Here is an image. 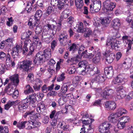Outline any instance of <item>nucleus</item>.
<instances>
[{
  "instance_id": "obj_1",
  "label": "nucleus",
  "mask_w": 133,
  "mask_h": 133,
  "mask_svg": "<svg viewBox=\"0 0 133 133\" xmlns=\"http://www.w3.org/2000/svg\"><path fill=\"white\" fill-rule=\"evenodd\" d=\"M126 81V79L121 75H118L112 81L113 84L120 85L116 88V91L117 92L116 96L119 99L123 98L125 96V92L123 89V86L121 85L124 84Z\"/></svg>"
},
{
  "instance_id": "obj_2",
  "label": "nucleus",
  "mask_w": 133,
  "mask_h": 133,
  "mask_svg": "<svg viewBox=\"0 0 133 133\" xmlns=\"http://www.w3.org/2000/svg\"><path fill=\"white\" fill-rule=\"evenodd\" d=\"M51 50L50 48L45 49L43 52L41 51L38 52L33 61L34 64L35 65L42 64L50 59L51 56Z\"/></svg>"
},
{
  "instance_id": "obj_3",
  "label": "nucleus",
  "mask_w": 133,
  "mask_h": 133,
  "mask_svg": "<svg viewBox=\"0 0 133 133\" xmlns=\"http://www.w3.org/2000/svg\"><path fill=\"white\" fill-rule=\"evenodd\" d=\"M23 51V54L26 55L27 53L29 52V50L27 46L24 45L22 48V45H21L17 44L12 48L11 54L13 58L17 57L19 56V54Z\"/></svg>"
},
{
  "instance_id": "obj_4",
  "label": "nucleus",
  "mask_w": 133,
  "mask_h": 133,
  "mask_svg": "<svg viewBox=\"0 0 133 133\" xmlns=\"http://www.w3.org/2000/svg\"><path fill=\"white\" fill-rule=\"evenodd\" d=\"M33 64L31 61L25 60L21 62L20 63L19 68L23 71L28 72L31 70L35 67L34 65H31Z\"/></svg>"
},
{
  "instance_id": "obj_5",
  "label": "nucleus",
  "mask_w": 133,
  "mask_h": 133,
  "mask_svg": "<svg viewBox=\"0 0 133 133\" xmlns=\"http://www.w3.org/2000/svg\"><path fill=\"white\" fill-rule=\"evenodd\" d=\"M101 5L100 2L94 1L93 4L90 5V11L91 13L94 12V11L96 12H98L101 9Z\"/></svg>"
},
{
  "instance_id": "obj_6",
  "label": "nucleus",
  "mask_w": 133,
  "mask_h": 133,
  "mask_svg": "<svg viewBox=\"0 0 133 133\" xmlns=\"http://www.w3.org/2000/svg\"><path fill=\"white\" fill-rule=\"evenodd\" d=\"M114 93V91L112 89L105 88L101 95L103 99H108L111 98V97Z\"/></svg>"
},
{
  "instance_id": "obj_7",
  "label": "nucleus",
  "mask_w": 133,
  "mask_h": 133,
  "mask_svg": "<svg viewBox=\"0 0 133 133\" xmlns=\"http://www.w3.org/2000/svg\"><path fill=\"white\" fill-rule=\"evenodd\" d=\"M121 111H119V108L115 114L112 113L108 117V120L110 122L112 123L116 122L117 120L116 118L120 117L122 115Z\"/></svg>"
},
{
  "instance_id": "obj_8",
  "label": "nucleus",
  "mask_w": 133,
  "mask_h": 133,
  "mask_svg": "<svg viewBox=\"0 0 133 133\" xmlns=\"http://www.w3.org/2000/svg\"><path fill=\"white\" fill-rule=\"evenodd\" d=\"M103 6L104 8L107 10L110 11L113 10L115 7L116 4L109 0H106L103 3Z\"/></svg>"
},
{
  "instance_id": "obj_9",
  "label": "nucleus",
  "mask_w": 133,
  "mask_h": 133,
  "mask_svg": "<svg viewBox=\"0 0 133 133\" xmlns=\"http://www.w3.org/2000/svg\"><path fill=\"white\" fill-rule=\"evenodd\" d=\"M87 65V62L85 60H83L81 61L79 63L77 66L78 67V68H82L81 71L83 73L84 72H86L87 70V71H88V68H86Z\"/></svg>"
},
{
  "instance_id": "obj_10",
  "label": "nucleus",
  "mask_w": 133,
  "mask_h": 133,
  "mask_svg": "<svg viewBox=\"0 0 133 133\" xmlns=\"http://www.w3.org/2000/svg\"><path fill=\"white\" fill-rule=\"evenodd\" d=\"M10 78L11 80L10 84L12 85H17L19 82V80L18 75H16L11 76Z\"/></svg>"
},
{
  "instance_id": "obj_11",
  "label": "nucleus",
  "mask_w": 133,
  "mask_h": 133,
  "mask_svg": "<svg viewBox=\"0 0 133 133\" xmlns=\"http://www.w3.org/2000/svg\"><path fill=\"white\" fill-rule=\"evenodd\" d=\"M104 73L108 77L112 76L114 74V70L111 66L105 67L104 69Z\"/></svg>"
},
{
  "instance_id": "obj_12",
  "label": "nucleus",
  "mask_w": 133,
  "mask_h": 133,
  "mask_svg": "<svg viewBox=\"0 0 133 133\" xmlns=\"http://www.w3.org/2000/svg\"><path fill=\"white\" fill-rule=\"evenodd\" d=\"M87 121V122H88V124L89 128L87 129V133H92L94 131V127L91 123L92 122L94 121V120L93 119L89 118L88 120Z\"/></svg>"
},
{
  "instance_id": "obj_13",
  "label": "nucleus",
  "mask_w": 133,
  "mask_h": 133,
  "mask_svg": "<svg viewBox=\"0 0 133 133\" xmlns=\"http://www.w3.org/2000/svg\"><path fill=\"white\" fill-rule=\"evenodd\" d=\"M58 127L61 128L64 131H69V125L63 121H61L58 124Z\"/></svg>"
},
{
  "instance_id": "obj_14",
  "label": "nucleus",
  "mask_w": 133,
  "mask_h": 133,
  "mask_svg": "<svg viewBox=\"0 0 133 133\" xmlns=\"http://www.w3.org/2000/svg\"><path fill=\"white\" fill-rule=\"evenodd\" d=\"M105 104L107 108L111 110H114L116 107V104L114 101H107Z\"/></svg>"
},
{
  "instance_id": "obj_15",
  "label": "nucleus",
  "mask_w": 133,
  "mask_h": 133,
  "mask_svg": "<svg viewBox=\"0 0 133 133\" xmlns=\"http://www.w3.org/2000/svg\"><path fill=\"white\" fill-rule=\"evenodd\" d=\"M95 77L94 78V80L99 83H102L105 81V78L102 75L99 74L95 75Z\"/></svg>"
},
{
  "instance_id": "obj_16",
  "label": "nucleus",
  "mask_w": 133,
  "mask_h": 133,
  "mask_svg": "<svg viewBox=\"0 0 133 133\" xmlns=\"http://www.w3.org/2000/svg\"><path fill=\"white\" fill-rule=\"evenodd\" d=\"M111 23L114 29L115 30H118L121 25L120 20L119 19L116 18L113 20Z\"/></svg>"
},
{
  "instance_id": "obj_17",
  "label": "nucleus",
  "mask_w": 133,
  "mask_h": 133,
  "mask_svg": "<svg viewBox=\"0 0 133 133\" xmlns=\"http://www.w3.org/2000/svg\"><path fill=\"white\" fill-rule=\"evenodd\" d=\"M70 0H59V3L58 5V9L59 10L64 9L65 4H68Z\"/></svg>"
},
{
  "instance_id": "obj_18",
  "label": "nucleus",
  "mask_w": 133,
  "mask_h": 133,
  "mask_svg": "<svg viewBox=\"0 0 133 133\" xmlns=\"http://www.w3.org/2000/svg\"><path fill=\"white\" fill-rule=\"evenodd\" d=\"M70 11L69 10H66L62 12L61 14L60 17V21H62L64 18H66L68 17L70 15V13L69 12Z\"/></svg>"
},
{
  "instance_id": "obj_19",
  "label": "nucleus",
  "mask_w": 133,
  "mask_h": 133,
  "mask_svg": "<svg viewBox=\"0 0 133 133\" xmlns=\"http://www.w3.org/2000/svg\"><path fill=\"white\" fill-rule=\"evenodd\" d=\"M34 113V110H32L29 111H27L23 115V117L25 118H26L28 116H29L30 118L32 120L34 119V117H33Z\"/></svg>"
},
{
  "instance_id": "obj_20",
  "label": "nucleus",
  "mask_w": 133,
  "mask_h": 133,
  "mask_svg": "<svg viewBox=\"0 0 133 133\" xmlns=\"http://www.w3.org/2000/svg\"><path fill=\"white\" fill-rule=\"evenodd\" d=\"M110 21L109 18L105 17L102 19L101 23L104 27H106L109 25Z\"/></svg>"
},
{
  "instance_id": "obj_21",
  "label": "nucleus",
  "mask_w": 133,
  "mask_h": 133,
  "mask_svg": "<svg viewBox=\"0 0 133 133\" xmlns=\"http://www.w3.org/2000/svg\"><path fill=\"white\" fill-rule=\"evenodd\" d=\"M96 52V51H95V52L93 51L92 53H88V54L87 50H86L85 51L83 52L82 53L81 56H83L85 58H91L94 56L95 54V52Z\"/></svg>"
},
{
  "instance_id": "obj_22",
  "label": "nucleus",
  "mask_w": 133,
  "mask_h": 133,
  "mask_svg": "<svg viewBox=\"0 0 133 133\" xmlns=\"http://www.w3.org/2000/svg\"><path fill=\"white\" fill-rule=\"evenodd\" d=\"M115 58V55L114 54H111L107 56L106 60L109 63H111L113 62Z\"/></svg>"
},
{
  "instance_id": "obj_23",
  "label": "nucleus",
  "mask_w": 133,
  "mask_h": 133,
  "mask_svg": "<svg viewBox=\"0 0 133 133\" xmlns=\"http://www.w3.org/2000/svg\"><path fill=\"white\" fill-rule=\"evenodd\" d=\"M36 42L32 43V45L30 46L29 52L27 54V55H31L32 54L36 48Z\"/></svg>"
},
{
  "instance_id": "obj_24",
  "label": "nucleus",
  "mask_w": 133,
  "mask_h": 133,
  "mask_svg": "<svg viewBox=\"0 0 133 133\" xmlns=\"http://www.w3.org/2000/svg\"><path fill=\"white\" fill-rule=\"evenodd\" d=\"M101 58V55L100 53L98 52L96 54L95 57L93 58L92 61L95 63H97L100 61Z\"/></svg>"
},
{
  "instance_id": "obj_25",
  "label": "nucleus",
  "mask_w": 133,
  "mask_h": 133,
  "mask_svg": "<svg viewBox=\"0 0 133 133\" xmlns=\"http://www.w3.org/2000/svg\"><path fill=\"white\" fill-rule=\"evenodd\" d=\"M14 89L11 86V84L10 83L9 84L5 89L6 92L9 94H12L14 91Z\"/></svg>"
},
{
  "instance_id": "obj_26",
  "label": "nucleus",
  "mask_w": 133,
  "mask_h": 133,
  "mask_svg": "<svg viewBox=\"0 0 133 133\" xmlns=\"http://www.w3.org/2000/svg\"><path fill=\"white\" fill-rule=\"evenodd\" d=\"M24 92L26 94L33 92L34 91L32 88L29 85H28L26 86Z\"/></svg>"
},
{
  "instance_id": "obj_27",
  "label": "nucleus",
  "mask_w": 133,
  "mask_h": 133,
  "mask_svg": "<svg viewBox=\"0 0 133 133\" xmlns=\"http://www.w3.org/2000/svg\"><path fill=\"white\" fill-rule=\"evenodd\" d=\"M25 127L27 129L30 130L33 128L31 120H29L28 121H25Z\"/></svg>"
},
{
  "instance_id": "obj_28",
  "label": "nucleus",
  "mask_w": 133,
  "mask_h": 133,
  "mask_svg": "<svg viewBox=\"0 0 133 133\" xmlns=\"http://www.w3.org/2000/svg\"><path fill=\"white\" fill-rule=\"evenodd\" d=\"M49 31L50 32V34L51 35L50 36L49 38H52V39L54 38L55 36V35L56 33V28H55L53 26V28L52 29L49 30Z\"/></svg>"
},
{
  "instance_id": "obj_29",
  "label": "nucleus",
  "mask_w": 133,
  "mask_h": 133,
  "mask_svg": "<svg viewBox=\"0 0 133 133\" xmlns=\"http://www.w3.org/2000/svg\"><path fill=\"white\" fill-rule=\"evenodd\" d=\"M99 130L102 133H110V132L104 127L102 124L99 126Z\"/></svg>"
},
{
  "instance_id": "obj_30",
  "label": "nucleus",
  "mask_w": 133,
  "mask_h": 133,
  "mask_svg": "<svg viewBox=\"0 0 133 133\" xmlns=\"http://www.w3.org/2000/svg\"><path fill=\"white\" fill-rule=\"evenodd\" d=\"M25 121H20L18 123L17 127L19 129H23L25 127Z\"/></svg>"
},
{
  "instance_id": "obj_31",
  "label": "nucleus",
  "mask_w": 133,
  "mask_h": 133,
  "mask_svg": "<svg viewBox=\"0 0 133 133\" xmlns=\"http://www.w3.org/2000/svg\"><path fill=\"white\" fill-rule=\"evenodd\" d=\"M69 36L64 37V39L59 41L60 44L62 46H65L67 45L68 44V41Z\"/></svg>"
},
{
  "instance_id": "obj_32",
  "label": "nucleus",
  "mask_w": 133,
  "mask_h": 133,
  "mask_svg": "<svg viewBox=\"0 0 133 133\" xmlns=\"http://www.w3.org/2000/svg\"><path fill=\"white\" fill-rule=\"evenodd\" d=\"M37 83L38 82L39 84L38 85L36 84L33 86L34 89L36 91H38L40 90V85L42 84V81L39 79H38L37 81Z\"/></svg>"
},
{
  "instance_id": "obj_33",
  "label": "nucleus",
  "mask_w": 133,
  "mask_h": 133,
  "mask_svg": "<svg viewBox=\"0 0 133 133\" xmlns=\"http://www.w3.org/2000/svg\"><path fill=\"white\" fill-rule=\"evenodd\" d=\"M8 129L7 126H0V133H8Z\"/></svg>"
},
{
  "instance_id": "obj_34",
  "label": "nucleus",
  "mask_w": 133,
  "mask_h": 133,
  "mask_svg": "<svg viewBox=\"0 0 133 133\" xmlns=\"http://www.w3.org/2000/svg\"><path fill=\"white\" fill-rule=\"evenodd\" d=\"M78 47L76 44L74 43L72 44L69 48V50L71 51L72 52H74V51H76Z\"/></svg>"
},
{
  "instance_id": "obj_35",
  "label": "nucleus",
  "mask_w": 133,
  "mask_h": 133,
  "mask_svg": "<svg viewBox=\"0 0 133 133\" xmlns=\"http://www.w3.org/2000/svg\"><path fill=\"white\" fill-rule=\"evenodd\" d=\"M85 31L84 35L85 37H89L92 34V31L90 28L85 29Z\"/></svg>"
},
{
  "instance_id": "obj_36",
  "label": "nucleus",
  "mask_w": 133,
  "mask_h": 133,
  "mask_svg": "<svg viewBox=\"0 0 133 133\" xmlns=\"http://www.w3.org/2000/svg\"><path fill=\"white\" fill-rule=\"evenodd\" d=\"M68 36L66 32L65 31H63L62 33H61L59 36V37L58 38L59 41L64 39V37L66 38L68 37Z\"/></svg>"
},
{
  "instance_id": "obj_37",
  "label": "nucleus",
  "mask_w": 133,
  "mask_h": 133,
  "mask_svg": "<svg viewBox=\"0 0 133 133\" xmlns=\"http://www.w3.org/2000/svg\"><path fill=\"white\" fill-rule=\"evenodd\" d=\"M121 120H122V122L124 123L125 124L126 123L129 122L130 120V118L128 116H124L120 118Z\"/></svg>"
},
{
  "instance_id": "obj_38",
  "label": "nucleus",
  "mask_w": 133,
  "mask_h": 133,
  "mask_svg": "<svg viewBox=\"0 0 133 133\" xmlns=\"http://www.w3.org/2000/svg\"><path fill=\"white\" fill-rule=\"evenodd\" d=\"M102 124L108 131L112 127L111 124L107 122L102 123Z\"/></svg>"
},
{
  "instance_id": "obj_39",
  "label": "nucleus",
  "mask_w": 133,
  "mask_h": 133,
  "mask_svg": "<svg viewBox=\"0 0 133 133\" xmlns=\"http://www.w3.org/2000/svg\"><path fill=\"white\" fill-rule=\"evenodd\" d=\"M43 112H40V113H37L35 114V113H34V116L33 117H34V120H35L36 119H40L42 117H43V115H44L43 114Z\"/></svg>"
},
{
  "instance_id": "obj_40",
  "label": "nucleus",
  "mask_w": 133,
  "mask_h": 133,
  "mask_svg": "<svg viewBox=\"0 0 133 133\" xmlns=\"http://www.w3.org/2000/svg\"><path fill=\"white\" fill-rule=\"evenodd\" d=\"M32 125L33 126V128L39 127L41 124V123L38 121H32Z\"/></svg>"
},
{
  "instance_id": "obj_41",
  "label": "nucleus",
  "mask_w": 133,
  "mask_h": 133,
  "mask_svg": "<svg viewBox=\"0 0 133 133\" xmlns=\"http://www.w3.org/2000/svg\"><path fill=\"white\" fill-rule=\"evenodd\" d=\"M59 0H51L50 4L52 6H57L58 9V5L59 3Z\"/></svg>"
},
{
  "instance_id": "obj_42",
  "label": "nucleus",
  "mask_w": 133,
  "mask_h": 133,
  "mask_svg": "<svg viewBox=\"0 0 133 133\" xmlns=\"http://www.w3.org/2000/svg\"><path fill=\"white\" fill-rule=\"evenodd\" d=\"M81 56H79L77 55L76 56L73 58H71L70 61L71 62L75 61L76 62H79L80 60Z\"/></svg>"
},
{
  "instance_id": "obj_43",
  "label": "nucleus",
  "mask_w": 133,
  "mask_h": 133,
  "mask_svg": "<svg viewBox=\"0 0 133 133\" xmlns=\"http://www.w3.org/2000/svg\"><path fill=\"white\" fill-rule=\"evenodd\" d=\"M68 86L66 84H64L61 88V91L64 93H65L68 90Z\"/></svg>"
},
{
  "instance_id": "obj_44",
  "label": "nucleus",
  "mask_w": 133,
  "mask_h": 133,
  "mask_svg": "<svg viewBox=\"0 0 133 133\" xmlns=\"http://www.w3.org/2000/svg\"><path fill=\"white\" fill-rule=\"evenodd\" d=\"M27 107V106L26 105V104L23 103L19 104L18 106V109L20 111L23 110L24 109H26Z\"/></svg>"
},
{
  "instance_id": "obj_45",
  "label": "nucleus",
  "mask_w": 133,
  "mask_h": 133,
  "mask_svg": "<svg viewBox=\"0 0 133 133\" xmlns=\"http://www.w3.org/2000/svg\"><path fill=\"white\" fill-rule=\"evenodd\" d=\"M65 74L63 73L60 75L57 78V81L58 82H61L63 81L65 78Z\"/></svg>"
},
{
  "instance_id": "obj_46",
  "label": "nucleus",
  "mask_w": 133,
  "mask_h": 133,
  "mask_svg": "<svg viewBox=\"0 0 133 133\" xmlns=\"http://www.w3.org/2000/svg\"><path fill=\"white\" fill-rule=\"evenodd\" d=\"M51 48L52 50H54L55 47L57 45V41L56 40L52 41L51 43Z\"/></svg>"
},
{
  "instance_id": "obj_47",
  "label": "nucleus",
  "mask_w": 133,
  "mask_h": 133,
  "mask_svg": "<svg viewBox=\"0 0 133 133\" xmlns=\"http://www.w3.org/2000/svg\"><path fill=\"white\" fill-rule=\"evenodd\" d=\"M125 124L122 122H118L117 124V127L119 129H123L124 127Z\"/></svg>"
},
{
  "instance_id": "obj_48",
  "label": "nucleus",
  "mask_w": 133,
  "mask_h": 133,
  "mask_svg": "<svg viewBox=\"0 0 133 133\" xmlns=\"http://www.w3.org/2000/svg\"><path fill=\"white\" fill-rule=\"evenodd\" d=\"M57 92L56 91H50L47 94V96H52L54 97L56 95Z\"/></svg>"
},
{
  "instance_id": "obj_49",
  "label": "nucleus",
  "mask_w": 133,
  "mask_h": 133,
  "mask_svg": "<svg viewBox=\"0 0 133 133\" xmlns=\"http://www.w3.org/2000/svg\"><path fill=\"white\" fill-rule=\"evenodd\" d=\"M54 66L53 65H50L49 68L48 69V71L51 75H52L53 73L54 72Z\"/></svg>"
},
{
  "instance_id": "obj_50",
  "label": "nucleus",
  "mask_w": 133,
  "mask_h": 133,
  "mask_svg": "<svg viewBox=\"0 0 133 133\" xmlns=\"http://www.w3.org/2000/svg\"><path fill=\"white\" fill-rule=\"evenodd\" d=\"M5 67V66L3 64H0V74H2L4 72Z\"/></svg>"
},
{
  "instance_id": "obj_51",
  "label": "nucleus",
  "mask_w": 133,
  "mask_h": 133,
  "mask_svg": "<svg viewBox=\"0 0 133 133\" xmlns=\"http://www.w3.org/2000/svg\"><path fill=\"white\" fill-rule=\"evenodd\" d=\"M43 13L42 10H39L36 11L35 13V15L37 17L40 18L41 16Z\"/></svg>"
},
{
  "instance_id": "obj_52",
  "label": "nucleus",
  "mask_w": 133,
  "mask_h": 133,
  "mask_svg": "<svg viewBox=\"0 0 133 133\" xmlns=\"http://www.w3.org/2000/svg\"><path fill=\"white\" fill-rule=\"evenodd\" d=\"M42 29L41 26H37L35 29V32L36 34H38L41 33L42 30Z\"/></svg>"
},
{
  "instance_id": "obj_53",
  "label": "nucleus",
  "mask_w": 133,
  "mask_h": 133,
  "mask_svg": "<svg viewBox=\"0 0 133 133\" xmlns=\"http://www.w3.org/2000/svg\"><path fill=\"white\" fill-rule=\"evenodd\" d=\"M6 59V64L7 65V63H8V61L9 62H10V61H11V57L9 53H8L6 55L5 57Z\"/></svg>"
},
{
  "instance_id": "obj_54",
  "label": "nucleus",
  "mask_w": 133,
  "mask_h": 133,
  "mask_svg": "<svg viewBox=\"0 0 133 133\" xmlns=\"http://www.w3.org/2000/svg\"><path fill=\"white\" fill-rule=\"evenodd\" d=\"M69 73L70 74H74L76 71V68L74 67L69 68Z\"/></svg>"
},
{
  "instance_id": "obj_55",
  "label": "nucleus",
  "mask_w": 133,
  "mask_h": 133,
  "mask_svg": "<svg viewBox=\"0 0 133 133\" xmlns=\"http://www.w3.org/2000/svg\"><path fill=\"white\" fill-rule=\"evenodd\" d=\"M48 87L46 84L44 85L42 88V91L44 93H46L48 90Z\"/></svg>"
},
{
  "instance_id": "obj_56",
  "label": "nucleus",
  "mask_w": 133,
  "mask_h": 133,
  "mask_svg": "<svg viewBox=\"0 0 133 133\" xmlns=\"http://www.w3.org/2000/svg\"><path fill=\"white\" fill-rule=\"evenodd\" d=\"M27 34L25 33H23L21 35V38L22 39H26L28 38H30L29 35H27Z\"/></svg>"
},
{
  "instance_id": "obj_57",
  "label": "nucleus",
  "mask_w": 133,
  "mask_h": 133,
  "mask_svg": "<svg viewBox=\"0 0 133 133\" xmlns=\"http://www.w3.org/2000/svg\"><path fill=\"white\" fill-rule=\"evenodd\" d=\"M43 2L42 0H38L37 2V5L40 7L43 8L44 6Z\"/></svg>"
},
{
  "instance_id": "obj_58",
  "label": "nucleus",
  "mask_w": 133,
  "mask_h": 133,
  "mask_svg": "<svg viewBox=\"0 0 133 133\" xmlns=\"http://www.w3.org/2000/svg\"><path fill=\"white\" fill-rule=\"evenodd\" d=\"M61 21H60L57 24V27L56 29V31H59L60 30L62 27Z\"/></svg>"
},
{
  "instance_id": "obj_59",
  "label": "nucleus",
  "mask_w": 133,
  "mask_h": 133,
  "mask_svg": "<svg viewBox=\"0 0 133 133\" xmlns=\"http://www.w3.org/2000/svg\"><path fill=\"white\" fill-rule=\"evenodd\" d=\"M53 8V7L52 6H49L47 8L46 13L48 15L50 14L52 11Z\"/></svg>"
},
{
  "instance_id": "obj_60",
  "label": "nucleus",
  "mask_w": 133,
  "mask_h": 133,
  "mask_svg": "<svg viewBox=\"0 0 133 133\" xmlns=\"http://www.w3.org/2000/svg\"><path fill=\"white\" fill-rule=\"evenodd\" d=\"M112 40L110 39H108L106 42V47H108L109 46L111 45Z\"/></svg>"
},
{
  "instance_id": "obj_61",
  "label": "nucleus",
  "mask_w": 133,
  "mask_h": 133,
  "mask_svg": "<svg viewBox=\"0 0 133 133\" xmlns=\"http://www.w3.org/2000/svg\"><path fill=\"white\" fill-rule=\"evenodd\" d=\"M92 69L95 75H97V74H98L100 72L99 70L96 67L93 68Z\"/></svg>"
},
{
  "instance_id": "obj_62",
  "label": "nucleus",
  "mask_w": 133,
  "mask_h": 133,
  "mask_svg": "<svg viewBox=\"0 0 133 133\" xmlns=\"http://www.w3.org/2000/svg\"><path fill=\"white\" fill-rule=\"evenodd\" d=\"M49 117L46 116L44 117L42 121L43 123L45 124H46L49 122Z\"/></svg>"
},
{
  "instance_id": "obj_63",
  "label": "nucleus",
  "mask_w": 133,
  "mask_h": 133,
  "mask_svg": "<svg viewBox=\"0 0 133 133\" xmlns=\"http://www.w3.org/2000/svg\"><path fill=\"white\" fill-rule=\"evenodd\" d=\"M101 104V100L99 99L96 100L92 104L94 106L100 105Z\"/></svg>"
},
{
  "instance_id": "obj_64",
  "label": "nucleus",
  "mask_w": 133,
  "mask_h": 133,
  "mask_svg": "<svg viewBox=\"0 0 133 133\" xmlns=\"http://www.w3.org/2000/svg\"><path fill=\"white\" fill-rule=\"evenodd\" d=\"M83 13L86 15H88L89 13L88 9L87 7L84 6L83 8Z\"/></svg>"
}]
</instances>
